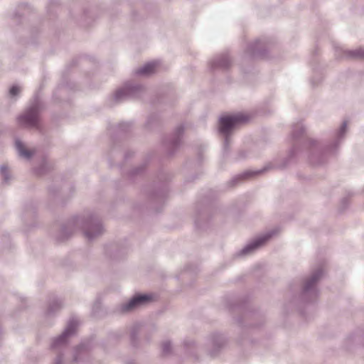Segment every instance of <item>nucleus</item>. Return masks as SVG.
Wrapping results in <instances>:
<instances>
[{"instance_id": "f257e3e1", "label": "nucleus", "mask_w": 364, "mask_h": 364, "mask_svg": "<svg viewBox=\"0 0 364 364\" xmlns=\"http://www.w3.org/2000/svg\"><path fill=\"white\" fill-rule=\"evenodd\" d=\"M347 132V122H343L339 129L333 135L331 141L325 147L321 142L310 139L309 141V160L313 165H318L324 162V157L327 155L335 154L341 144L345 139Z\"/></svg>"}, {"instance_id": "f03ea898", "label": "nucleus", "mask_w": 364, "mask_h": 364, "mask_svg": "<svg viewBox=\"0 0 364 364\" xmlns=\"http://www.w3.org/2000/svg\"><path fill=\"white\" fill-rule=\"evenodd\" d=\"M82 228L85 237L92 241L104 232V228L99 219L90 216L87 219L82 217H75L64 225L60 230L62 240L68 238L77 228Z\"/></svg>"}, {"instance_id": "7ed1b4c3", "label": "nucleus", "mask_w": 364, "mask_h": 364, "mask_svg": "<svg viewBox=\"0 0 364 364\" xmlns=\"http://www.w3.org/2000/svg\"><path fill=\"white\" fill-rule=\"evenodd\" d=\"M43 103L40 100L38 93L35 94L31 105L24 112L17 117V122L21 127L26 128L39 129L41 122V112Z\"/></svg>"}, {"instance_id": "20e7f679", "label": "nucleus", "mask_w": 364, "mask_h": 364, "mask_svg": "<svg viewBox=\"0 0 364 364\" xmlns=\"http://www.w3.org/2000/svg\"><path fill=\"white\" fill-rule=\"evenodd\" d=\"M247 117L242 113L225 115L220 118L218 130L224 136V151H227L230 144V135L234 129L240 124L247 122Z\"/></svg>"}, {"instance_id": "39448f33", "label": "nucleus", "mask_w": 364, "mask_h": 364, "mask_svg": "<svg viewBox=\"0 0 364 364\" xmlns=\"http://www.w3.org/2000/svg\"><path fill=\"white\" fill-rule=\"evenodd\" d=\"M323 274V267L319 266L309 277L304 279L300 294V301L302 303H311L316 300L319 294L317 284Z\"/></svg>"}, {"instance_id": "423d86ee", "label": "nucleus", "mask_w": 364, "mask_h": 364, "mask_svg": "<svg viewBox=\"0 0 364 364\" xmlns=\"http://www.w3.org/2000/svg\"><path fill=\"white\" fill-rule=\"evenodd\" d=\"M144 92V89L141 85L128 82L115 91L112 100L114 104H119L129 99L139 97Z\"/></svg>"}, {"instance_id": "0eeeda50", "label": "nucleus", "mask_w": 364, "mask_h": 364, "mask_svg": "<svg viewBox=\"0 0 364 364\" xmlns=\"http://www.w3.org/2000/svg\"><path fill=\"white\" fill-rule=\"evenodd\" d=\"M296 148L295 146H293L289 151V155H288V157L284 159L283 160V162L282 164H279V165H275V164H273L272 163L266 165L262 169H258V170H255V171H247L245 172H244L243 173L240 174V175H238L235 177H234L232 181H231V183H237L238 181L242 179V178H249L250 176H255V175H258V174H260L269 169H271V168H285L289 163V160L291 159H292L293 157H294V156L296 155Z\"/></svg>"}, {"instance_id": "6e6552de", "label": "nucleus", "mask_w": 364, "mask_h": 364, "mask_svg": "<svg viewBox=\"0 0 364 364\" xmlns=\"http://www.w3.org/2000/svg\"><path fill=\"white\" fill-rule=\"evenodd\" d=\"M276 233L277 230H272L255 237L252 241L249 242L241 250H240L237 253V255L238 257H245L253 254Z\"/></svg>"}, {"instance_id": "1a4fd4ad", "label": "nucleus", "mask_w": 364, "mask_h": 364, "mask_svg": "<svg viewBox=\"0 0 364 364\" xmlns=\"http://www.w3.org/2000/svg\"><path fill=\"white\" fill-rule=\"evenodd\" d=\"M78 323L76 318L69 320L63 332L53 340L51 348L57 349L65 346L68 343V338L75 333Z\"/></svg>"}, {"instance_id": "9d476101", "label": "nucleus", "mask_w": 364, "mask_h": 364, "mask_svg": "<svg viewBox=\"0 0 364 364\" xmlns=\"http://www.w3.org/2000/svg\"><path fill=\"white\" fill-rule=\"evenodd\" d=\"M151 300V296L149 294H137L127 302L122 304L119 307V311L121 313L130 312L141 306L146 304Z\"/></svg>"}, {"instance_id": "9b49d317", "label": "nucleus", "mask_w": 364, "mask_h": 364, "mask_svg": "<svg viewBox=\"0 0 364 364\" xmlns=\"http://www.w3.org/2000/svg\"><path fill=\"white\" fill-rule=\"evenodd\" d=\"M183 132L184 126L183 124H180L176 127L172 135L164 141V146L166 148L168 154H173L179 148Z\"/></svg>"}, {"instance_id": "f8f14e48", "label": "nucleus", "mask_w": 364, "mask_h": 364, "mask_svg": "<svg viewBox=\"0 0 364 364\" xmlns=\"http://www.w3.org/2000/svg\"><path fill=\"white\" fill-rule=\"evenodd\" d=\"M225 343V337L220 333L211 334L206 343V348L211 357H215Z\"/></svg>"}, {"instance_id": "ddd939ff", "label": "nucleus", "mask_w": 364, "mask_h": 364, "mask_svg": "<svg viewBox=\"0 0 364 364\" xmlns=\"http://www.w3.org/2000/svg\"><path fill=\"white\" fill-rule=\"evenodd\" d=\"M232 64L231 58L228 53H222L213 57L209 62L212 70H226Z\"/></svg>"}, {"instance_id": "4468645a", "label": "nucleus", "mask_w": 364, "mask_h": 364, "mask_svg": "<svg viewBox=\"0 0 364 364\" xmlns=\"http://www.w3.org/2000/svg\"><path fill=\"white\" fill-rule=\"evenodd\" d=\"M247 53L252 58L264 57L266 53L264 42L261 39H258L250 43L247 46Z\"/></svg>"}, {"instance_id": "2eb2a0df", "label": "nucleus", "mask_w": 364, "mask_h": 364, "mask_svg": "<svg viewBox=\"0 0 364 364\" xmlns=\"http://www.w3.org/2000/svg\"><path fill=\"white\" fill-rule=\"evenodd\" d=\"M90 349L89 343H80L74 350L73 361L75 363H82L87 360L90 358Z\"/></svg>"}, {"instance_id": "dca6fc26", "label": "nucleus", "mask_w": 364, "mask_h": 364, "mask_svg": "<svg viewBox=\"0 0 364 364\" xmlns=\"http://www.w3.org/2000/svg\"><path fill=\"white\" fill-rule=\"evenodd\" d=\"M157 66L156 62H149L138 68L135 73L137 75H149L154 73Z\"/></svg>"}, {"instance_id": "f3484780", "label": "nucleus", "mask_w": 364, "mask_h": 364, "mask_svg": "<svg viewBox=\"0 0 364 364\" xmlns=\"http://www.w3.org/2000/svg\"><path fill=\"white\" fill-rule=\"evenodd\" d=\"M63 307V302L59 298H53L49 301L47 314L53 315L60 311Z\"/></svg>"}, {"instance_id": "a211bd4d", "label": "nucleus", "mask_w": 364, "mask_h": 364, "mask_svg": "<svg viewBox=\"0 0 364 364\" xmlns=\"http://www.w3.org/2000/svg\"><path fill=\"white\" fill-rule=\"evenodd\" d=\"M15 145L18 154L20 156L26 159H30L33 155V151L26 149L20 139H16L15 140Z\"/></svg>"}, {"instance_id": "6ab92c4d", "label": "nucleus", "mask_w": 364, "mask_h": 364, "mask_svg": "<svg viewBox=\"0 0 364 364\" xmlns=\"http://www.w3.org/2000/svg\"><path fill=\"white\" fill-rule=\"evenodd\" d=\"M304 132V127L301 122H299L292 125L291 136L294 139L299 138Z\"/></svg>"}, {"instance_id": "aec40b11", "label": "nucleus", "mask_w": 364, "mask_h": 364, "mask_svg": "<svg viewBox=\"0 0 364 364\" xmlns=\"http://www.w3.org/2000/svg\"><path fill=\"white\" fill-rule=\"evenodd\" d=\"M141 326L140 324H135L131 328L130 338L134 346H135V343L138 339V335L141 331Z\"/></svg>"}, {"instance_id": "412c9836", "label": "nucleus", "mask_w": 364, "mask_h": 364, "mask_svg": "<svg viewBox=\"0 0 364 364\" xmlns=\"http://www.w3.org/2000/svg\"><path fill=\"white\" fill-rule=\"evenodd\" d=\"M345 53L350 58H364V48H360L355 50H346Z\"/></svg>"}, {"instance_id": "4be33fe9", "label": "nucleus", "mask_w": 364, "mask_h": 364, "mask_svg": "<svg viewBox=\"0 0 364 364\" xmlns=\"http://www.w3.org/2000/svg\"><path fill=\"white\" fill-rule=\"evenodd\" d=\"M0 174L1 176L2 183H8L10 181L11 175L6 165H1L0 166Z\"/></svg>"}, {"instance_id": "5701e85b", "label": "nucleus", "mask_w": 364, "mask_h": 364, "mask_svg": "<svg viewBox=\"0 0 364 364\" xmlns=\"http://www.w3.org/2000/svg\"><path fill=\"white\" fill-rule=\"evenodd\" d=\"M159 122V118L156 114L150 115L146 122V127L148 129H152Z\"/></svg>"}, {"instance_id": "b1692460", "label": "nucleus", "mask_w": 364, "mask_h": 364, "mask_svg": "<svg viewBox=\"0 0 364 364\" xmlns=\"http://www.w3.org/2000/svg\"><path fill=\"white\" fill-rule=\"evenodd\" d=\"M171 344L170 341H166L162 343V351L164 355H168L171 353Z\"/></svg>"}, {"instance_id": "393cba45", "label": "nucleus", "mask_w": 364, "mask_h": 364, "mask_svg": "<svg viewBox=\"0 0 364 364\" xmlns=\"http://www.w3.org/2000/svg\"><path fill=\"white\" fill-rule=\"evenodd\" d=\"M21 92V87L18 85H13L9 90V95L11 97L17 96Z\"/></svg>"}, {"instance_id": "a878e982", "label": "nucleus", "mask_w": 364, "mask_h": 364, "mask_svg": "<svg viewBox=\"0 0 364 364\" xmlns=\"http://www.w3.org/2000/svg\"><path fill=\"white\" fill-rule=\"evenodd\" d=\"M144 169V165H140L138 167H136L135 168L132 169L130 172L131 176H135L140 173H141Z\"/></svg>"}, {"instance_id": "bb28decb", "label": "nucleus", "mask_w": 364, "mask_h": 364, "mask_svg": "<svg viewBox=\"0 0 364 364\" xmlns=\"http://www.w3.org/2000/svg\"><path fill=\"white\" fill-rule=\"evenodd\" d=\"M130 127H131V124L129 123L123 122V123L119 124V129L122 131L127 132V131H129Z\"/></svg>"}, {"instance_id": "cd10ccee", "label": "nucleus", "mask_w": 364, "mask_h": 364, "mask_svg": "<svg viewBox=\"0 0 364 364\" xmlns=\"http://www.w3.org/2000/svg\"><path fill=\"white\" fill-rule=\"evenodd\" d=\"M63 354H59L56 357L53 364H62L63 363Z\"/></svg>"}, {"instance_id": "c85d7f7f", "label": "nucleus", "mask_w": 364, "mask_h": 364, "mask_svg": "<svg viewBox=\"0 0 364 364\" xmlns=\"http://www.w3.org/2000/svg\"><path fill=\"white\" fill-rule=\"evenodd\" d=\"M194 342L193 341H185V346H191L192 344H193Z\"/></svg>"}, {"instance_id": "c756f323", "label": "nucleus", "mask_w": 364, "mask_h": 364, "mask_svg": "<svg viewBox=\"0 0 364 364\" xmlns=\"http://www.w3.org/2000/svg\"><path fill=\"white\" fill-rule=\"evenodd\" d=\"M132 154H133L132 152H127L124 156L125 159H128Z\"/></svg>"}, {"instance_id": "7c9ffc66", "label": "nucleus", "mask_w": 364, "mask_h": 364, "mask_svg": "<svg viewBox=\"0 0 364 364\" xmlns=\"http://www.w3.org/2000/svg\"><path fill=\"white\" fill-rule=\"evenodd\" d=\"M243 152H240V159H242V158H245V156L242 155Z\"/></svg>"}]
</instances>
